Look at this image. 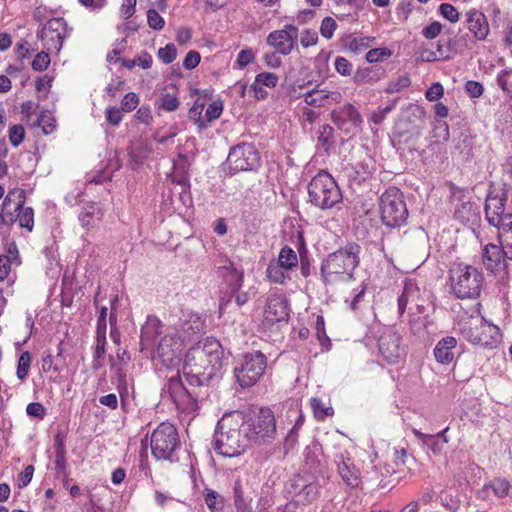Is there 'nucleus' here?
Listing matches in <instances>:
<instances>
[{
    "mask_svg": "<svg viewBox=\"0 0 512 512\" xmlns=\"http://www.w3.org/2000/svg\"><path fill=\"white\" fill-rule=\"evenodd\" d=\"M223 349L220 342L207 338L189 349L183 373L193 385L207 384L222 368Z\"/></svg>",
    "mask_w": 512,
    "mask_h": 512,
    "instance_id": "f257e3e1",
    "label": "nucleus"
},
{
    "mask_svg": "<svg viewBox=\"0 0 512 512\" xmlns=\"http://www.w3.org/2000/svg\"><path fill=\"white\" fill-rule=\"evenodd\" d=\"M214 449L225 457L241 455L250 445V438L245 429V415L233 411L218 421L214 433Z\"/></svg>",
    "mask_w": 512,
    "mask_h": 512,
    "instance_id": "f03ea898",
    "label": "nucleus"
},
{
    "mask_svg": "<svg viewBox=\"0 0 512 512\" xmlns=\"http://www.w3.org/2000/svg\"><path fill=\"white\" fill-rule=\"evenodd\" d=\"M360 246L352 243L331 253L323 261L321 273L326 284L351 279L352 272L359 264Z\"/></svg>",
    "mask_w": 512,
    "mask_h": 512,
    "instance_id": "7ed1b4c3",
    "label": "nucleus"
},
{
    "mask_svg": "<svg viewBox=\"0 0 512 512\" xmlns=\"http://www.w3.org/2000/svg\"><path fill=\"white\" fill-rule=\"evenodd\" d=\"M451 292L459 299H474L479 296L484 276L477 268L456 264L449 271Z\"/></svg>",
    "mask_w": 512,
    "mask_h": 512,
    "instance_id": "20e7f679",
    "label": "nucleus"
},
{
    "mask_svg": "<svg viewBox=\"0 0 512 512\" xmlns=\"http://www.w3.org/2000/svg\"><path fill=\"white\" fill-rule=\"evenodd\" d=\"M308 194L311 204L320 209H331L342 201V193L334 180L327 172L321 171L310 181Z\"/></svg>",
    "mask_w": 512,
    "mask_h": 512,
    "instance_id": "39448f33",
    "label": "nucleus"
},
{
    "mask_svg": "<svg viewBox=\"0 0 512 512\" xmlns=\"http://www.w3.org/2000/svg\"><path fill=\"white\" fill-rule=\"evenodd\" d=\"M382 222L391 228L403 225L408 218V209L403 193L396 187H389L380 197Z\"/></svg>",
    "mask_w": 512,
    "mask_h": 512,
    "instance_id": "423d86ee",
    "label": "nucleus"
},
{
    "mask_svg": "<svg viewBox=\"0 0 512 512\" xmlns=\"http://www.w3.org/2000/svg\"><path fill=\"white\" fill-rule=\"evenodd\" d=\"M461 332L471 343L482 347H494L500 341L499 328L482 317H469L462 324Z\"/></svg>",
    "mask_w": 512,
    "mask_h": 512,
    "instance_id": "0eeeda50",
    "label": "nucleus"
},
{
    "mask_svg": "<svg viewBox=\"0 0 512 512\" xmlns=\"http://www.w3.org/2000/svg\"><path fill=\"white\" fill-rule=\"evenodd\" d=\"M266 367L267 358L262 352L246 353L234 369L235 377L241 387L248 388L257 383Z\"/></svg>",
    "mask_w": 512,
    "mask_h": 512,
    "instance_id": "6e6552de",
    "label": "nucleus"
},
{
    "mask_svg": "<svg viewBox=\"0 0 512 512\" xmlns=\"http://www.w3.org/2000/svg\"><path fill=\"white\" fill-rule=\"evenodd\" d=\"M245 429L252 444L272 441L276 434L273 412L268 408H261L254 416L248 419L245 418Z\"/></svg>",
    "mask_w": 512,
    "mask_h": 512,
    "instance_id": "1a4fd4ad",
    "label": "nucleus"
},
{
    "mask_svg": "<svg viewBox=\"0 0 512 512\" xmlns=\"http://www.w3.org/2000/svg\"><path fill=\"white\" fill-rule=\"evenodd\" d=\"M180 444L177 429L168 422L160 423L151 436V450L158 460L171 459Z\"/></svg>",
    "mask_w": 512,
    "mask_h": 512,
    "instance_id": "9d476101",
    "label": "nucleus"
},
{
    "mask_svg": "<svg viewBox=\"0 0 512 512\" xmlns=\"http://www.w3.org/2000/svg\"><path fill=\"white\" fill-rule=\"evenodd\" d=\"M260 157L256 148L248 143H241L231 148L226 160L231 172L249 171L259 165Z\"/></svg>",
    "mask_w": 512,
    "mask_h": 512,
    "instance_id": "9b49d317",
    "label": "nucleus"
},
{
    "mask_svg": "<svg viewBox=\"0 0 512 512\" xmlns=\"http://www.w3.org/2000/svg\"><path fill=\"white\" fill-rule=\"evenodd\" d=\"M378 352L388 364H395L405 356L401 337L392 329L385 330L378 339Z\"/></svg>",
    "mask_w": 512,
    "mask_h": 512,
    "instance_id": "f8f14e48",
    "label": "nucleus"
},
{
    "mask_svg": "<svg viewBox=\"0 0 512 512\" xmlns=\"http://www.w3.org/2000/svg\"><path fill=\"white\" fill-rule=\"evenodd\" d=\"M38 37L47 51H60L66 37V23L62 18L49 20L39 32Z\"/></svg>",
    "mask_w": 512,
    "mask_h": 512,
    "instance_id": "ddd939ff",
    "label": "nucleus"
},
{
    "mask_svg": "<svg viewBox=\"0 0 512 512\" xmlns=\"http://www.w3.org/2000/svg\"><path fill=\"white\" fill-rule=\"evenodd\" d=\"M298 28L294 25H286L283 29L271 32L267 36V44L283 55L290 54L297 48Z\"/></svg>",
    "mask_w": 512,
    "mask_h": 512,
    "instance_id": "4468645a",
    "label": "nucleus"
},
{
    "mask_svg": "<svg viewBox=\"0 0 512 512\" xmlns=\"http://www.w3.org/2000/svg\"><path fill=\"white\" fill-rule=\"evenodd\" d=\"M289 317L288 303L286 298L280 294L268 296L263 312V325L270 327L275 323L287 321Z\"/></svg>",
    "mask_w": 512,
    "mask_h": 512,
    "instance_id": "2eb2a0df",
    "label": "nucleus"
},
{
    "mask_svg": "<svg viewBox=\"0 0 512 512\" xmlns=\"http://www.w3.org/2000/svg\"><path fill=\"white\" fill-rule=\"evenodd\" d=\"M333 123L346 134L352 133L362 122L360 113L351 104H346L332 112Z\"/></svg>",
    "mask_w": 512,
    "mask_h": 512,
    "instance_id": "dca6fc26",
    "label": "nucleus"
},
{
    "mask_svg": "<svg viewBox=\"0 0 512 512\" xmlns=\"http://www.w3.org/2000/svg\"><path fill=\"white\" fill-rule=\"evenodd\" d=\"M183 350V340L177 334L165 335L158 344L156 353L164 364L173 365L179 360Z\"/></svg>",
    "mask_w": 512,
    "mask_h": 512,
    "instance_id": "f3484780",
    "label": "nucleus"
},
{
    "mask_svg": "<svg viewBox=\"0 0 512 512\" xmlns=\"http://www.w3.org/2000/svg\"><path fill=\"white\" fill-rule=\"evenodd\" d=\"M25 203V192L23 189H13L6 195L3 204L1 219L3 223L12 225L17 221L18 212L22 209Z\"/></svg>",
    "mask_w": 512,
    "mask_h": 512,
    "instance_id": "a211bd4d",
    "label": "nucleus"
},
{
    "mask_svg": "<svg viewBox=\"0 0 512 512\" xmlns=\"http://www.w3.org/2000/svg\"><path fill=\"white\" fill-rule=\"evenodd\" d=\"M506 197L504 193H490L485 202V214L490 225L498 226L504 223V218L512 216L511 213H505Z\"/></svg>",
    "mask_w": 512,
    "mask_h": 512,
    "instance_id": "6ab92c4d",
    "label": "nucleus"
},
{
    "mask_svg": "<svg viewBox=\"0 0 512 512\" xmlns=\"http://www.w3.org/2000/svg\"><path fill=\"white\" fill-rule=\"evenodd\" d=\"M483 264L494 274L504 272L507 267L504 249L495 244H487L482 254Z\"/></svg>",
    "mask_w": 512,
    "mask_h": 512,
    "instance_id": "aec40b11",
    "label": "nucleus"
},
{
    "mask_svg": "<svg viewBox=\"0 0 512 512\" xmlns=\"http://www.w3.org/2000/svg\"><path fill=\"white\" fill-rule=\"evenodd\" d=\"M425 112L419 106L410 105L401 113L396 128L399 134L411 132L423 123Z\"/></svg>",
    "mask_w": 512,
    "mask_h": 512,
    "instance_id": "412c9836",
    "label": "nucleus"
},
{
    "mask_svg": "<svg viewBox=\"0 0 512 512\" xmlns=\"http://www.w3.org/2000/svg\"><path fill=\"white\" fill-rule=\"evenodd\" d=\"M467 29L479 41L486 40L490 28L486 16L478 10H470L466 13Z\"/></svg>",
    "mask_w": 512,
    "mask_h": 512,
    "instance_id": "4be33fe9",
    "label": "nucleus"
},
{
    "mask_svg": "<svg viewBox=\"0 0 512 512\" xmlns=\"http://www.w3.org/2000/svg\"><path fill=\"white\" fill-rule=\"evenodd\" d=\"M342 95L338 91H327L324 89H313L303 94L304 102L312 107H323L329 101L339 103Z\"/></svg>",
    "mask_w": 512,
    "mask_h": 512,
    "instance_id": "5701e85b",
    "label": "nucleus"
},
{
    "mask_svg": "<svg viewBox=\"0 0 512 512\" xmlns=\"http://www.w3.org/2000/svg\"><path fill=\"white\" fill-rule=\"evenodd\" d=\"M456 346L457 340L452 336L441 339L434 348L436 361L441 364H450L454 359Z\"/></svg>",
    "mask_w": 512,
    "mask_h": 512,
    "instance_id": "b1692460",
    "label": "nucleus"
},
{
    "mask_svg": "<svg viewBox=\"0 0 512 512\" xmlns=\"http://www.w3.org/2000/svg\"><path fill=\"white\" fill-rule=\"evenodd\" d=\"M420 298V288L416 282L407 280L404 284L403 291L398 298V313L402 316L409 303H417Z\"/></svg>",
    "mask_w": 512,
    "mask_h": 512,
    "instance_id": "393cba45",
    "label": "nucleus"
},
{
    "mask_svg": "<svg viewBox=\"0 0 512 512\" xmlns=\"http://www.w3.org/2000/svg\"><path fill=\"white\" fill-rule=\"evenodd\" d=\"M338 473L342 480L351 487H357L360 483V472L350 461V459L344 460L341 458L337 461Z\"/></svg>",
    "mask_w": 512,
    "mask_h": 512,
    "instance_id": "a878e982",
    "label": "nucleus"
},
{
    "mask_svg": "<svg viewBox=\"0 0 512 512\" xmlns=\"http://www.w3.org/2000/svg\"><path fill=\"white\" fill-rule=\"evenodd\" d=\"M498 228V237L501 247L504 249L505 256L512 259V216L504 218V223L496 226Z\"/></svg>",
    "mask_w": 512,
    "mask_h": 512,
    "instance_id": "bb28decb",
    "label": "nucleus"
},
{
    "mask_svg": "<svg viewBox=\"0 0 512 512\" xmlns=\"http://www.w3.org/2000/svg\"><path fill=\"white\" fill-rule=\"evenodd\" d=\"M160 321L155 317H149L141 330V346L142 349L149 348L154 344L155 339L159 335Z\"/></svg>",
    "mask_w": 512,
    "mask_h": 512,
    "instance_id": "cd10ccee",
    "label": "nucleus"
},
{
    "mask_svg": "<svg viewBox=\"0 0 512 512\" xmlns=\"http://www.w3.org/2000/svg\"><path fill=\"white\" fill-rule=\"evenodd\" d=\"M102 219V212L97 204H91L84 208V211L79 215V220L83 227H94Z\"/></svg>",
    "mask_w": 512,
    "mask_h": 512,
    "instance_id": "c85d7f7f",
    "label": "nucleus"
},
{
    "mask_svg": "<svg viewBox=\"0 0 512 512\" xmlns=\"http://www.w3.org/2000/svg\"><path fill=\"white\" fill-rule=\"evenodd\" d=\"M276 262L285 270H290L297 265L298 256L292 248L285 246L281 249Z\"/></svg>",
    "mask_w": 512,
    "mask_h": 512,
    "instance_id": "c756f323",
    "label": "nucleus"
},
{
    "mask_svg": "<svg viewBox=\"0 0 512 512\" xmlns=\"http://www.w3.org/2000/svg\"><path fill=\"white\" fill-rule=\"evenodd\" d=\"M284 270V267H282L276 261H270L266 269V276L270 281L274 283L284 284L286 280Z\"/></svg>",
    "mask_w": 512,
    "mask_h": 512,
    "instance_id": "7c9ffc66",
    "label": "nucleus"
},
{
    "mask_svg": "<svg viewBox=\"0 0 512 512\" xmlns=\"http://www.w3.org/2000/svg\"><path fill=\"white\" fill-rule=\"evenodd\" d=\"M412 432L423 444L429 446L434 454H439L443 450L444 444L440 443L433 435L424 434L416 428H413Z\"/></svg>",
    "mask_w": 512,
    "mask_h": 512,
    "instance_id": "2f4dec72",
    "label": "nucleus"
},
{
    "mask_svg": "<svg viewBox=\"0 0 512 512\" xmlns=\"http://www.w3.org/2000/svg\"><path fill=\"white\" fill-rule=\"evenodd\" d=\"M234 504L238 512H249V503L244 498V493L240 480H236L234 485Z\"/></svg>",
    "mask_w": 512,
    "mask_h": 512,
    "instance_id": "473e14b6",
    "label": "nucleus"
},
{
    "mask_svg": "<svg viewBox=\"0 0 512 512\" xmlns=\"http://www.w3.org/2000/svg\"><path fill=\"white\" fill-rule=\"evenodd\" d=\"M374 41V38L357 36L350 40L349 50L353 53L359 54L368 49Z\"/></svg>",
    "mask_w": 512,
    "mask_h": 512,
    "instance_id": "72a5a7b5",
    "label": "nucleus"
},
{
    "mask_svg": "<svg viewBox=\"0 0 512 512\" xmlns=\"http://www.w3.org/2000/svg\"><path fill=\"white\" fill-rule=\"evenodd\" d=\"M17 221L19 222L20 227L26 228L28 231H32L34 226V212L30 207H22V209L18 212Z\"/></svg>",
    "mask_w": 512,
    "mask_h": 512,
    "instance_id": "f704fd0d",
    "label": "nucleus"
},
{
    "mask_svg": "<svg viewBox=\"0 0 512 512\" xmlns=\"http://www.w3.org/2000/svg\"><path fill=\"white\" fill-rule=\"evenodd\" d=\"M160 101V108L168 112L175 111L179 106V100L174 88H172V92L164 93Z\"/></svg>",
    "mask_w": 512,
    "mask_h": 512,
    "instance_id": "c9c22d12",
    "label": "nucleus"
},
{
    "mask_svg": "<svg viewBox=\"0 0 512 512\" xmlns=\"http://www.w3.org/2000/svg\"><path fill=\"white\" fill-rule=\"evenodd\" d=\"M205 503L212 512L223 508V498L214 490H205Z\"/></svg>",
    "mask_w": 512,
    "mask_h": 512,
    "instance_id": "e433bc0d",
    "label": "nucleus"
},
{
    "mask_svg": "<svg viewBox=\"0 0 512 512\" xmlns=\"http://www.w3.org/2000/svg\"><path fill=\"white\" fill-rule=\"evenodd\" d=\"M311 408L318 420H324L326 417L333 415V409L326 407L320 399L312 398L310 400Z\"/></svg>",
    "mask_w": 512,
    "mask_h": 512,
    "instance_id": "4c0bfd02",
    "label": "nucleus"
},
{
    "mask_svg": "<svg viewBox=\"0 0 512 512\" xmlns=\"http://www.w3.org/2000/svg\"><path fill=\"white\" fill-rule=\"evenodd\" d=\"M391 55L392 51L389 48H374L366 53V60L369 63H378L388 59Z\"/></svg>",
    "mask_w": 512,
    "mask_h": 512,
    "instance_id": "58836bf2",
    "label": "nucleus"
},
{
    "mask_svg": "<svg viewBox=\"0 0 512 512\" xmlns=\"http://www.w3.org/2000/svg\"><path fill=\"white\" fill-rule=\"evenodd\" d=\"M31 364V355L28 351L23 352L18 360L17 377L24 380L27 375Z\"/></svg>",
    "mask_w": 512,
    "mask_h": 512,
    "instance_id": "ea45409f",
    "label": "nucleus"
},
{
    "mask_svg": "<svg viewBox=\"0 0 512 512\" xmlns=\"http://www.w3.org/2000/svg\"><path fill=\"white\" fill-rule=\"evenodd\" d=\"M487 488H491L496 496L502 498L508 495L510 484L505 479L497 478L491 481Z\"/></svg>",
    "mask_w": 512,
    "mask_h": 512,
    "instance_id": "a19ab883",
    "label": "nucleus"
},
{
    "mask_svg": "<svg viewBox=\"0 0 512 512\" xmlns=\"http://www.w3.org/2000/svg\"><path fill=\"white\" fill-rule=\"evenodd\" d=\"M254 82H256V86L274 88L277 85L278 76L272 72H262L256 76Z\"/></svg>",
    "mask_w": 512,
    "mask_h": 512,
    "instance_id": "79ce46f5",
    "label": "nucleus"
},
{
    "mask_svg": "<svg viewBox=\"0 0 512 512\" xmlns=\"http://www.w3.org/2000/svg\"><path fill=\"white\" fill-rule=\"evenodd\" d=\"M410 85V79L408 76H400L397 80L392 81L388 84L385 91L388 94L398 93L401 90L407 88Z\"/></svg>",
    "mask_w": 512,
    "mask_h": 512,
    "instance_id": "37998d69",
    "label": "nucleus"
},
{
    "mask_svg": "<svg viewBox=\"0 0 512 512\" xmlns=\"http://www.w3.org/2000/svg\"><path fill=\"white\" fill-rule=\"evenodd\" d=\"M177 50L174 44L169 43L165 47L158 50V57L165 63L169 64L176 58Z\"/></svg>",
    "mask_w": 512,
    "mask_h": 512,
    "instance_id": "c03bdc74",
    "label": "nucleus"
},
{
    "mask_svg": "<svg viewBox=\"0 0 512 512\" xmlns=\"http://www.w3.org/2000/svg\"><path fill=\"white\" fill-rule=\"evenodd\" d=\"M336 28V21L332 17H325L321 22L320 33L324 38L331 39Z\"/></svg>",
    "mask_w": 512,
    "mask_h": 512,
    "instance_id": "a18cd8bd",
    "label": "nucleus"
},
{
    "mask_svg": "<svg viewBox=\"0 0 512 512\" xmlns=\"http://www.w3.org/2000/svg\"><path fill=\"white\" fill-rule=\"evenodd\" d=\"M25 136V130L22 125L16 124L10 127L9 129V140L10 143L17 147L21 144Z\"/></svg>",
    "mask_w": 512,
    "mask_h": 512,
    "instance_id": "49530a36",
    "label": "nucleus"
},
{
    "mask_svg": "<svg viewBox=\"0 0 512 512\" xmlns=\"http://www.w3.org/2000/svg\"><path fill=\"white\" fill-rule=\"evenodd\" d=\"M439 12L451 23H456L459 20V12L453 5L449 3H442L439 7Z\"/></svg>",
    "mask_w": 512,
    "mask_h": 512,
    "instance_id": "de8ad7c7",
    "label": "nucleus"
},
{
    "mask_svg": "<svg viewBox=\"0 0 512 512\" xmlns=\"http://www.w3.org/2000/svg\"><path fill=\"white\" fill-rule=\"evenodd\" d=\"M202 110H203L202 104L201 105L195 104L193 107L190 108V110L188 112L189 119L194 121L195 123H197V125L200 129H204L207 127L205 117L204 118L202 117Z\"/></svg>",
    "mask_w": 512,
    "mask_h": 512,
    "instance_id": "09e8293b",
    "label": "nucleus"
},
{
    "mask_svg": "<svg viewBox=\"0 0 512 512\" xmlns=\"http://www.w3.org/2000/svg\"><path fill=\"white\" fill-rule=\"evenodd\" d=\"M49 64L50 57L48 52L41 51L35 56L31 66L35 71H44L48 68Z\"/></svg>",
    "mask_w": 512,
    "mask_h": 512,
    "instance_id": "8fccbe9b",
    "label": "nucleus"
},
{
    "mask_svg": "<svg viewBox=\"0 0 512 512\" xmlns=\"http://www.w3.org/2000/svg\"><path fill=\"white\" fill-rule=\"evenodd\" d=\"M147 22L149 27L154 30H161L165 24L164 19L155 9H149L147 11Z\"/></svg>",
    "mask_w": 512,
    "mask_h": 512,
    "instance_id": "3c124183",
    "label": "nucleus"
},
{
    "mask_svg": "<svg viewBox=\"0 0 512 512\" xmlns=\"http://www.w3.org/2000/svg\"><path fill=\"white\" fill-rule=\"evenodd\" d=\"M222 110H223V106H222L221 102L215 101V102L209 104V106L206 109V113H205L206 125L209 122H211L215 119H218L222 113Z\"/></svg>",
    "mask_w": 512,
    "mask_h": 512,
    "instance_id": "603ef678",
    "label": "nucleus"
},
{
    "mask_svg": "<svg viewBox=\"0 0 512 512\" xmlns=\"http://www.w3.org/2000/svg\"><path fill=\"white\" fill-rule=\"evenodd\" d=\"M396 105V100H394L390 105L384 107V108H378L377 110H375L372 114H371V121L375 124V125H379L381 124L386 115L388 113H390L393 108L395 107Z\"/></svg>",
    "mask_w": 512,
    "mask_h": 512,
    "instance_id": "864d4df0",
    "label": "nucleus"
},
{
    "mask_svg": "<svg viewBox=\"0 0 512 512\" xmlns=\"http://www.w3.org/2000/svg\"><path fill=\"white\" fill-rule=\"evenodd\" d=\"M138 103L139 98L135 93H127L121 101V109L125 112H131L137 107Z\"/></svg>",
    "mask_w": 512,
    "mask_h": 512,
    "instance_id": "5fc2aeb1",
    "label": "nucleus"
},
{
    "mask_svg": "<svg viewBox=\"0 0 512 512\" xmlns=\"http://www.w3.org/2000/svg\"><path fill=\"white\" fill-rule=\"evenodd\" d=\"M318 42V34L314 30H304L300 35V43L304 48L316 45Z\"/></svg>",
    "mask_w": 512,
    "mask_h": 512,
    "instance_id": "6e6d98bb",
    "label": "nucleus"
},
{
    "mask_svg": "<svg viewBox=\"0 0 512 512\" xmlns=\"http://www.w3.org/2000/svg\"><path fill=\"white\" fill-rule=\"evenodd\" d=\"M336 71L342 76H349L352 72V64L344 57L338 56L334 63Z\"/></svg>",
    "mask_w": 512,
    "mask_h": 512,
    "instance_id": "4d7b16f0",
    "label": "nucleus"
},
{
    "mask_svg": "<svg viewBox=\"0 0 512 512\" xmlns=\"http://www.w3.org/2000/svg\"><path fill=\"white\" fill-rule=\"evenodd\" d=\"M255 58V53L252 49H243L238 53L237 59H236V65L239 68H244L249 63H251Z\"/></svg>",
    "mask_w": 512,
    "mask_h": 512,
    "instance_id": "13d9d810",
    "label": "nucleus"
},
{
    "mask_svg": "<svg viewBox=\"0 0 512 512\" xmlns=\"http://www.w3.org/2000/svg\"><path fill=\"white\" fill-rule=\"evenodd\" d=\"M465 91L471 98H478L483 94V85L478 81H467Z\"/></svg>",
    "mask_w": 512,
    "mask_h": 512,
    "instance_id": "bf43d9fd",
    "label": "nucleus"
},
{
    "mask_svg": "<svg viewBox=\"0 0 512 512\" xmlns=\"http://www.w3.org/2000/svg\"><path fill=\"white\" fill-rule=\"evenodd\" d=\"M121 111L122 109H119L117 107H108L106 109V119L108 123L117 126L123 118Z\"/></svg>",
    "mask_w": 512,
    "mask_h": 512,
    "instance_id": "052dcab7",
    "label": "nucleus"
},
{
    "mask_svg": "<svg viewBox=\"0 0 512 512\" xmlns=\"http://www.w3.org/2000/svg\"><path fill=\"white\" fill-rule=\"evenodd\" d=\"M26 412L31 417L42 419L45 416V407L38 402H32L27 405Z\"/></svg>",
    "mask_w": 512,
    "mask_h": 512,
    "instance_id": "680f3d73",
    "label": "nucleus"
},
{
    "mask_svg": "<svg viewBox=\"0 0 512 512\" xmlns=\"http://www.w3.org/2000/svg\"><path fill=\"white\" fill-rule=\"evenodd\" d=\"M444 94L443 86L440 83H434L427 91L426 98L427 100L433 102L441 98Z\"/></svg>",
    "mask_w": 512,
    "mask_h": 512,
    "instance_id": "e2e57ef3",
    "label": "nucleus"
},
{
    "mask_svg": "<svg viewBox=\"0 0 512 512\" xmlns=\"http://www.w3.org/2000/svg\"><path fill=\"white\" fill-rule=\"evenodd\" d=\"M200 62V54L197 51H189L183 61V66L188 69H194Z\"/></svg>",
    "mask_w": 512,
    "mask_h": 512,
    "instance_id": "0e129e2a",
    "label": "nucleus"
},
{
    "mask_svg": "<svg viewBox=\"0 0 512 512\" xmlns=\"http://www.w3.org/2000/svg\"><path fill=\"white\" fill-rule=\"evenodd\" d=\"M136 3L137 0H123L120 12L125 19H129L135 13Z\"/></svg>",
    "mask_w": 512,
    "mask_h": 512,
    "instance_id": "69168bd1",
    "label": "nucleus"
},
{
    "mask_svg": "<svg viewBox=\"0 0 512 512\" xmlns=\"http://www.w3.org/2000/svg\"><path fill=\"white\" fill-rule=\"evenodd\" d=\"M441 30H442V25L439 22L435 21L424 28L423 35L427 39H434L441 33Z\"/></svg>",
    "mask_w": 512,
    "mask_h": 512,
    "instance_id": "338daca9",
    "label": "nucleus"
},
{
    "mask_svg": "<svg viewBox=\"0 0 512 512\" xmlns=\"http://www.w3.org/2000/svg\"><path fill=\"white\" fill-rule=\"evenodd\" d=\"M38 125L42 127L44 134H50L55 129L54 120L47 115H42L38 119Z\"/></svg>",
    "mask_w": 512,
    "mask_h": 512,
    "instance_id": "774afa93",
    "label": "nucleus"
}]
</instances>
